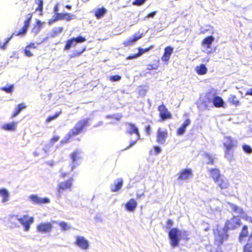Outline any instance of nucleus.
<instances>
[{
    "mask_svg": "<svg viewBox=\"0 0 252 252\" xmlns=\"http://www.w3.org/2000/svg\"><path fill=\"white\" fill-rule=\"evenodd\" d=\"M209 175L213 179L214 182L221 177L220 174V171L217 168L208 169Z\"/></svg>",
    "mask_w": 252,
    "mask_h": 252,
    "instance_id": "cd10ccee",
    "label": "nucleus"
},
{
    "mask_svg": "<svg viewBox=\"0 0 252 252\" xmlns=\"http://www.w3.org/2000/svg\"><path fill=\"white\" fill-rule=\"evenodd\" d=\"M227 230L224 228L217 229L214 232L215 243L219 246L221 245L224 241H226L228 237L226 233Z\"/></svg>",
    "mask_w": 252,
    "mask_h": 252,
    "instance_id": "423d86ee",
    "label": "nucleus"
},
{
    "mask_svg": "<svg viewBox=\"0 0 252 252\" xmlns=\"http://www.w3.org/2000/svg\"><path fill=\"white\" fill-rule=\"evenodd\" d=\"M73 178H70L66 181L60 182L57 187V191L59 193L62 190L70 189L73 182Z\"/></svg>",
    "mask_w": 252,
    "mask_h": 252,
    "instance_id": "4468645a",
    "label": "nucleus"
},
{
    "mask_svg": "<svg viewBox=\"0 0 252 252\" xmlns=\"http://www.w3.org/2000/svg\"><path fill=\"white\" fill-rule=\"evenodd\" d=\"M17 124L15 122L4 124L0 126V128L5 131H14L16 129Z\"/></svg>",
    "mask_w": 252,
    "mask_h": 252,
    "instance_id": "412c9836",
    "label": "nucleus"
},
{
    "mask_svg": "<svg viewBox=\"0 0 252 252\" xmlns=\"http://www.w3.org/2000/svg\"><path fill=\"white\" fill-rule=\"evenodd\" d=\"M243 150L248 154H251L252 153V148L248 145H244L243 146Z\"/></svg>",
    "mask_w": 252,
    "mask_h": 252,
    "instance_id": "c03bdc74",
    "label": "nucleus"
},
{
    "mask_svg": "<svg viewBox=\"0 0 252 252\" xmlns=\"http://www.w3.org/2000/svg\"><path fill=\"white\" fill-rule=\"evenodd\" d=\"M178 180L187 182L192 177V172L191 169L187 168L181 170L177 174Z\"/></svg>",
    "mask_w": 252,
    "mask_h": 252,
    "instance_id": "ddd939ff",
    "label": "nucleus"
},
{
    "mask_svg": "<svg viewBox=\"0 0 252 252\" xmlns=\"http://www.w3.org/2000/svg\"><path fill=\"white\" fill-rule=\"evenodd\" d=\"M33 155L34 156H38L39 155L38 153H37L36 152H34L33 153Z\"/></svg>",
    "mask_w": 252,
    "mask_h": 252,
    "instance_id": "774afa93",
    "label": "nucleus"
},
{
    "mask_svg": "<svg viewBox=\"0 0 252 252\" xmlns=\"http://www.w3.org/2000/svg\"><path fill=\"white\" fill-rule=\"evenodd\" d=\"M240 225L241 222L240 219L238 217H234L227 220L224 228L226 230L228 229H234L239 227Z\"/></svg>",
    "mask_w": 252,
    "mask_h": 252,
    "instance_id": "9d476101",
    "label": "nucleus"
},
{
    "mask_svg": "<svg viewBox=\"0 0 252 252\" xmlns=\"http://www.w3.org/2000/svg\"><path fill=\"white\" fill-rule=\"evenodd\" d=\"M106 10L104 8H99L97 9L95 12V15L97 18H101L106 13Z\"/></svg>",
    "mask_w": 252,
    "mask_h": 252,
    "instance_id": "58836bf2",
    "label": "nucleus"
},
{
    "mask_svg": "<svg viewBox=\"0 0 252 252\" xmlns=\"http://www.w3.org/2000/svg\"><path fill=\"white\" fill-rule=\"evenodd\" d=\"M65 7L68 9H70L71 8V6L69 5H66L65 6Z\"/></svg>",
    "mask_w": 252,
    "mask_h": 252,
    "instance_id": "338daca9",
    "label": "nucleus"
},
{
    "mask_svg": "<svg viewBox=\"0 0 252 252\" xmlns=\"http://www.w3.org/2000/svg\"><path fill=\"white\" fill-rule=\"evenodd\" d=\"M158 109L160 113V116L162 120L171 118V114L168 112L167 109L164 105L159 106Z\"/></svg>",
    "mask_w": 252,
    "mask_h": 252,
    "instance_id": "aec40b11",
    "label": "nucleus"
},
{
    "mask_svg": "<svg viewBox=\"0 0 252 252\" xmlns=\"http://www.w3.org/2000/svg\"><path fill=\"white\" fill-rule=\"evenodd\" d=\"M16 220L23 226L24 231L28 232L31 228V225L34 222V218L28 215L22 216L14 215L11 217V220Z\"/></svg>",
    "mask_w": 252,
    "mask_h": 252,
    "instance_id": "f257e3e1",
    "label": "nucleus"
},
{
    "mask_svg": "<svg viewBox=\"0 0 252 252\" xmlns=\"http://www.w3.org/2000/svg\"><path fill=\"white\" fill-rule=\"evenodd\" d=\"M28 16H29V17L27 18L26 20L24 22V26L28 27V28L29 26L30 21L32 18V15L31 14H29L28 15Z\"/></svg>",
    "mask_w": 252,
    "mask_h": 252,
    "instance_id": "09e8293b",
    "label": "nucleus"
},
{
    "mask_svg": "<svg viewBox=\"0 0 252 252\" xmlns=\"http://www.w3.org/2000/svg\"><path fill=\"white\" fill-rule=\"evenodd\" d=\"M173 51V48L170 46L166 47L164 49V53L162 57H161V60L164 62H167L170 58V56L172 55Z\"/></svg>",
    "mask_w": 252,
    "mask_h": 252,
    "instance_id": "a878e982",
    "label": "nucleus"
},
{
    "mask_svg": "<svg viewBox=\"0 0 252 252\" xmlns=\"http://www.w3.org/2000/svg\"><path fill=\"white\" fill-rule=\"evenodd\" d=\"M121 77L119 75H113L110 77V80L112 82L118 81L120 80Z\"/></svg>",
    "mask_w": 252,
    "mask_h": 252,
    "instance_id": "49530a36",
    "label": "nucleus"
},
{
    "mask_svg": "<svg viewBox=\"0 0 252 252\" xmlns=\"http://www.w3.org/2000/svg\"><path fill=\"white\" fill-rule=\"evenodd\" d=\"M215 182L221 189H226L228 188L229 186V182L228 180L223 176L220 177Z\"/></svg>",
    "mask_w": 252,
    "mask_h": 252,
    "instance_id": "4be33fe9",
    "label": "nucleus"
},
{
    "mask_svg": "<svg viewBox=\"0 0 252 252\" xmlns=\"http://www.w3.org/2000/svg\"><path fill=\"white\" fill-rule=\"evenodd\" d=\"M147 0H135L133 2V4L140 5L143 4Z\"/></svg>",
    "mask_w": 252,
    "mask_h": 252,
    "instance_id": "3c124183",
    "label": "nucleus"
},
{
    "mask_svg": "<svg viewBox=\"0 0 252 252\" xmlns=\"http://www.w3.org/2000/svg\"><path fill=\"white\" fill-rule=\"evenodd\" d=\"M228 204L229 205L230 208L233 211H234L235 213L241 215L242 217H245V215H244L243 210L241 208H240L233 204H232V203H228Z\"/></svg>",
    "mask_w": 252,
    "mask_h": 252,
    "instance_id": "c756f323",
    "label": "nucleus"
},
{
    "mask_svg": "<svg viewBox=\"0 0 252 252\" xmlns=\"http://www.w3.org/2000/svg\"><path fill=\"white\" fill-rule=\"evenodd\" d=\"M237 140L232 139L230 136H225L223 139V144L226 149L225 153V157L230 160L232 155L230 153V150L237 144Z\"/></svg>",
    "mask_w": 252,
    "mask_h": 252,
    "instance_id": "0eeeda50",
    "label": "nucleus"
},
{
    "mask_svg": "<svg viewBox=\"0 0 252 252\" xmlns=\"http://www.w3.org/2000/svg\"><path fill=\"white\" fill-rule=\"evenodd\" d=\"M144 195V193L143 192H137L136 193V196L138 198H140L141 197L143 196Z\"/></svg>",
    "mask_w": 252,
    "mask_h": 252,
    "instance_id": "052dcab7",
    "label": "nucleus"
},
{
    "mask_svg": "<svg viewBox=\"0 0 252 252\" xmlns=\"http://www.w3.org/2000/svg\"><path fill=\"white\" fill-rule=\"evenodd\" d=\"M142 34H139V33H135L132 36L130 37L127 41L125 42V44L126 45H128L130 43L135 42L142 37Z\"/></svg>",
    "mask_w": 252,
    "mask_h": 252,
    "instance_id": "72a5a7b5",
    "label": "nucleus"
},
{
    "mask_svg": "<svg viewBox=\"0 0 252 252\" xmlns=\"http://www.w3.org/2000/svg\"><path fill=\"white\" fill-rule=\"evenodd\" d=\"M68 175V173H66V172H62L61 173V176L62 178H64L65 176H66L67 175Z\"/></svg>",
    "mask_w": 252,
    "mask_h": 252,
    "instance_id": "e2e57ef3",
    "label": "nucleus"
},
{
    "mask_svg": "<svg viewBox=\"0 0 252 252\" xmlns=\"http://www.w3.org/2000/svg\"><path fill=\"white\" fill-rule=\"evenodd\" d=\"M13 85H10L8 87H4L1 88V90L7 93H11L13 91Z\"/></svg>",
    "mask_w": 252,
    "mask_h": 252,
    "instance_id": "37998d69",
    "label": "nucleus"
},
{
    "mask_svg": "<svg viewBox=\"0 0 252 252\" xmlns=\"http://www.w3.org/2000/svg\"><path fill=\"white\" fill-rule=\"evenodd\" d=\"M195 70L198 74L203 75L206 73L207 69L204 64H201L200 65L196 66Z\"/></svg>",
    "mask_w": 252,
    "mask_h": 252,
    "instance_id": "e433bc0d",
    "label": "nucleus"
},
{
    "mask_svg": "<svg viewBox=\"0 0 252 252\" xmlns=\"http://www.w3.org/2000/svg\"><path fill=\"white\" fill-rule=\"evenodd\" d=\"M59 10L58 9V4H56V6L54 7V11L55 12H57Z\"/></svg>",
    "mask_w": 252,
    "mask_h": 252,
    "instance_id": "69168bd1",
    "label": "nucleus"
},
{
    "mask_svg": "<svg viewBox=\"0 0 252 252\" xmlns=\"http://www.w3.org/2000/svg\"><path fill=\"white\" fill-rule=\"evenodd\" d=\"M27 47V48H33V49H34V48H36V46H35V44H34V43H30L29 45L27 46V47Z\"/></svg>",
    "mask_w": 252,
    "mask_h": 252,
    "instance_id": "680f3d73",
    "label": "nucleus"
},
{
    "mask_svg": "<svg viewBox=\"0 0 252 252\" xmlns=\"http://www.w3.org/2000/svg\"><path fill=\"white\" fill-rule=\"evenodd\" d=\"M215 38L212 36L205 38L202 42V51L207 54L211 53L212 50L211 46Z\"/></svg>",
    "mask_w": 252,
    "mask_h": 252,
    "instance_id": "9b49d317",
    "label": "nucleus"
},
{
    "mask_svg": "<svg viewBox=\"0 0 252 252\" xmlns=\"http://www.w3.org/2000/svg\"><path fill=\"white\" fill-rule=\"evenodd\" d=\"M28 28V27L24 26L23 27V28H22V31L19 32H14V33H13L12 34V35L9 38H8L7 39V40L6 41V42H5L4 45L2 46V48L3 49H4V46L10 40H11V39L12 38L13 35H17H17H20L26 34V33L27 32Z\"/></svg>",
    "mask_w": 252,
    "mask_h": 252,
    "instance_id": "473e14b6",
    "label": "nucleus"
},
{
    "mask_svg": "<svg viewBox=\"0 0 252 252\" xmlns=\"http://www.w3.org/2000/svg\"><path fill=\"white\" fill-rule=\"evenodd\" d=\"M75 15H72L70 13H57L56 15L53 16V18L49 21V24L51 25L53 23L60 20H66L69 21L75 18Z\"/></svg>",
    "mask_w": 252,
    "mask_h": 252,
    "instance_id": "1a4fd4ad",
    "label": "nucleus"
},
{
    "mask_svg": "<svg viewBox=\"0 0 252 252\" xmlns=\"http://www.w3.org/2000/svg\"><path fill=\"white\" fill-rule=\"evenodd\" d=\"M148 49L144 50L143 49L139 48V52L138 54H134L133 56H130L128 57H127V59H135L137 58L138 57H139L141 56L142 54H143L145 51H148Z\"/></svg>",
    "mask_w": 252,
    "mask_h": 252,
    "instance_id": "a19ab883",
    "label": "nucleus"
},
{
    "mask_svg": "<svg viewBox=\"0 0 252 252\" xmlns=\"http://www.w3.org/2000/svg\"><path fill=\"white\" fill-rule=\"evenodd\" d=\"M63 30V27H56L54 28L51 32V36L52 37H55L58 34L61 33Z\"/></svg>",
    "mask_w": 252,
    "mask_h": 252,
    "instance_id": "ea45409f",
    "label": "nucleus"
},
{
    "mask_svg": "<svg viewBox=\"0 0 252 252\" xmlns=\"http://www.w3.org/2000/svg\"><path fill=\"white\" fill-rule=\"evenodd\" d=\"M137 206V203L134 199H130L126 204L125 208L126 211L133 212Z\"/></svg>",
    "mask_w": 252,
    "mask_h": 252,
    "instance_id": "5701e85b",
    "label": "nucleus"
},
{
    "mask_svg": "<svg viewBox=\"0 0 252 252\" xmlns=\"http://www.w3.org/2000/svg\"><path fill=\"white\" fill-rule=\"evenodd\" d=\"M244 252H252V234L250 236L248 242L244 247Z\"/></svg>",
    "mask_w": 252,
    "mask_h": 252,
    "instance_id": "f704fd0d",
    "label": "nucleus"
},
{
    "mask_svg": "<svg viewBox=\"0 0 252 252\" xmlns=\"http://www.w3.org/2000/svg\"><path fill=\"white\" fill-rule=\"evenodd\" d=\"M123 180L122 178H118L115 182L113 185L111 186V189L113 192L119 191L122 187Z\"/></svg>",
    "mask_w": 252,
    "mask_h": 252,
    "instance_id": "393cba45",
    "label": "nucleus"
},
{
    "mask_svg": "<svg viewBox=\"0 0 252 252\" xmlns=\"http://www.w3.org/2000/svg\"><path fill=\"white\" fill-rule=\"evenodd\" d=\"M25 54L26 56L29 57H32V54L27 47H26L25 50Z\"/></svg>",
    "mask_w": 252,
    "mask_h": 252,
    "instance_id": "864d4df0",
    "label": "nucleus"
},
{
    "mask_svg": "<svg viewBox=\"0 0 252 252\" xmlns=\"http://www.w3.org/2000/svg\"><path fill=\"white\" fill-rule=\"evenodd\" d=\"M150 131H151V127L150 126H148L146 127V132L147 135H150Z\"/></svg>",
    "mask_w": 252,
    "mask_h": 252,
    "instance_id": "bf43d9fd",
    "label": "nucleus"
},
{
    "mask_svg": "<svg viewBox=\"0 0 252 252\" xmlns=\"http://www.w3.org/2000/svg\"><path fill=\"white\" fill-rule=\"evenodd\" d=\"M228 101L233 105L237 106L241 105V102L235 95L230 94L228 97Z\"/></svg>",
    "mask_w": 252,
    "mask_h": 252,
    "instance_id": "2f4dec72",
    "label": "nucleus"
},
{
    "mask_svg": "<svg viewBox=\"0 0 252 252\" xmlns=\"http://www.w3.org/2000/svg\"><path fill=\"white\" fill-rule=\"evenodd\" d=\"M213 107L214 106L216 107H224V101L221 97L216 96L215 94L213 93Z\"/></svg>",
    "mask_w": 252,
    "mask_h": 252,
    "instance_id": "b1692460",
    "label": "nucleus"
},
{
    "mask_svg": "<svg viewBox=\"0 0 252 252\" xmlns=\"http://www.w3.org/2000/svg\"><path fill=\"white\" fill-rule=\"evenodd\" d=\"M107 118L113 117V118H114L117 121H118L122 118V115L121 114H115L113 116H107Z\"/></svg>",
    "mask_w": 252,
    "mask_h": 252,
    "instance_id": "603ef678",
    "label": "nucleus"
},
{
    "mask_svg": "<svg viewBox=\"0 0 252 252\" xmlns=\"http://www.w3.org/2000/svg\"><path fill=\"white\" fill-rule=\"evenodd\" d=\"M248 235V227L246 225H244L243 227L242 230L240 235V239H242L244 237H246Z\"/></svg>",
    "mask_w": 252,
    "mask_h": 252,
    "instance_id": "79ce46f5",
    "label": "nucleus"
},
{
    "mask_svg": "<svg viewBox=\"0 0 252 252\" xmlns=\"http://www.w3.org/2000/svg\"><path fill=\"white\" fill-rule=\"evenodd\" d=\"M53 229V225L50 222H42L36 226L37 231L40 233L50 232Z\"/></svg>",
    "mask_w": 252,
    "mask_h": 252,
    "instance_id": "f8f14e48",
    "label": "nucleus"
},
{
    "mask_svg": "<svg viewBox=\"0 0 252 252\" xmlns=\"http://www.w3.org/2000/svg\"><path fill=\"white\" fill-rule=\"evenodd\" d=\"M10 193L5 188L0 189V198H1L0 202L2 204H6L10 199Z\"/></svg>",
    "mask_w": 252,
    "mask_h": 252,
    "instance_id": "a211bd4d",
    "label": "nucleus"
},
{
    "mask_svg": "<svg viewBox=\"0 0 252 252\" xmlns=\"http://www.w3.org/2000/svg\"><path fill=\"white\" fill-rule=\"evenodd\" d=\"M167 135L166 129L159 128L157 133V142L160 144H164L165 143Z\"/></svg>",
    "mask_w": 252,
    "mask_h": 252,
    "instance_id": "2eb2a0df",
    "label": "nucleus"
},
{
    "mask_svg": "<svg viewBox=\"0 0 252 252\" xmlns=\"http://www.w3.org/2000/svg\"><path fill=\"white\" fill-rule=\"evenodd\" d=\"M58 224L61 227V230L62 231H66L71 229V227L70 225L68 224L67 222L64 221H60L57 222Z\"/></svg>",
    "mask_w": 252,
    "mask_h": 252,
    "instance_id": "c9c22d12",
    "label": "nucleus"
},
{
    "mask_svg": "<svg viewBox=\"0 0 252 252\" xmlns=\"http://www.w3.org/2000/svg\"><path fill=\"white\" fill-rule=\"evenodd\" d=\"M190 124V121L189 119H187L184 123L182 124L181 127H180L177 131V133L178 135H182L183 134L185 131L187 127L189 126Z\"/></svg>",
    "mask_w": 252,
    "mask_h": 252,
    "instance_id": "c85d7f7f",
    "label": "nucleus"
},
{
    "mask_svg": "<svg viewBox=\"0 0 252 252\" xmlns=\"http://www.w3.org/2000/svg\"><path fill=\"white\" fill-rule=\"evenodd\" d=\"M126 131L128 134H129L130 135L132 134L133 133H135L136 135V140H131L130 141L129 145L126 148V149H128L132 147L133 146H134L136 144L137 141L140 139V135L138 128L137 127H136V126L132 124H128Z\"/></svg>",
    "mask_w": 252,
    "mask_h": 252,
    "instance_id": "6e6552de",
    "label": "nucleus"
},
{
    "mask_svg": "<svg viewBox=\"0 0 252 252\" xmlns=\"http://www.w3.org/2000/svg\"><path fill=\"white\" fill-rule=\"evenodd\" d=\"M206 162L207 164H214L215 156L212 154L206 153L204 154Z\"/></svg>",
    "mask_w": 252,
    "mask_h": 252,
    "instance_id": "4c0bfd02",
    "label": "nucleus"
},
{
    "mask_svg": "<svg viewBox=\"0 0 252 252\" xmlns=\"http://www.w3.org/2000/svg\"><path fill=\"white\" fill-rule=\"evenodd\" d=\"M60 137L58 136H55L52 138H51L49 143V144L51 145L50 147H52L54 144L58 141Z\"/></svg>",
    "mask_w": 252,
    "mask_h": 252,
    "instance_id": "de8ad7c7",
    "label": "nucleus"
},
{
    "mask_svg": "<svg viewBox=\"0 0 252 252\" xmlns=\"http://www.w3.org/2000/svg\"><path fill=\"white\" fill-rule=\"evenodd\" d=\"M38 6L36 8V10L42 11L43 10V1L42 0H39L38 2Z\"/></svg>",
    "mask_w": 252,
    "mask_h": 252,
    "instance_id": "8fccbe9b",
    "label": "nucleus"
},
{
    "mask_svg": "<svg viewBox=\"0 0 252 252\" xmlns=\"http://www.w3.org/2000/svg\"><path fill=\"white\" fill-rule=\"evenodd\" d=\"M246 95H252V89H249L246 94Z\"/></svg>",
    "mask_w": 252,
    "mask_h": 252,
    "instance_id": "0e129e2a",
    "label": "nucleus"
},
{
    "mask_svg": "<svg viewBox=\"0 0 252 252\" xmlns=\"http://www.w3.org/2000/svg\"><path fill=\"white\" fill-rule=\"evenodd\" d=\"M51 145L49 144L45 146V147L43 149V150L45 152L46 154H47L49 151V149L51 147H50Z\"/></svg>",
    "mask_w": 252,
    "mask_h": 252,
    "instance_id": "6e6d98bb",
    "label": "nucleus"
},
{
    "mask_svg": "<svg viewBox=\"0 0 252 252\" xmlns=\"http://www.w3.org/2000/svg\"><path fill=\"white\" fill-rule=\"evenodd\" d=\"M81 151L76 150L70 155V157L72 160V164L71 166V171H72L76 167L75 162L78 161L81 158Z\"/></svg>",
    "mask_w": 252,
    "mask_h": 252,
    "instance_id": "6ab92c4d",
    "label": "nucleus"
},
{
    "mask_svg": "<svg viewBox=\"0 0 252 252\" xmlns=\"http://www.w3.org/2000/svg\"><path fill=\"white\" fill-rule=\"evenodd\" d=\"M26 108V105L24 103L18 104L15 108V111L11 116V118H13L16 117L24 109Z\"/></svg>",
    "mask_w": 252,
    "mask_h": 252,
    "instance_id": "7c9ffc66",
    "label": "nucleus"
},
{
    "mask_svg": "<svg viewBox=\"0 0 252 252\" xmlns=\"http://www.w3.org/2000/svg\"><path fill=\"white\" fill-rule=\"evenodd\" d=\"M182 232L177 228H172L168 234L170 239V244L174 248L178 246L181 239Z\"/></svg>",
    "mask_w": 252,
    "mask_h": 252,
    "instance_id": "39448f33",
    "label": "nucleus"
},
{
    "mask_svg": "<svg viewBox=\"0 0 252 252\" xmlns=\"http://www.w3.org/2000/svg\"><path fill=\"white\" fill-rule=\"evenodd\" d=\"M89 119H83L78 122L74 126L70 129L68 133L69 138L80 134L83 128L87 125Z\"/></svg>",
    "mask_w": 252,
    "mask_h": 252,
    "instance_id": "20e7f679",
    "label": "nucleus"
},
{
    "mask_svg": "<svg viewBox=\"0 0 252 252\" xmlns=\"http://www.w3.org/2000/svg\"><path fill=\"white\" fill-rule=\"evenodd\" d=\"M154 150L156 154H158L161 152V149L158 146H155Z\"/></svg>",
    "mask_w": 252,
    "mask_h": 252,
    "instance_id": "4d7b16f0",
    "label": "nucleus"
},
{
    "mask_svg": "<svg viewBox=\"0 0 252 252\" xmlns=\"http://www.w3.org/2000/svg\"><path fill=\"white\" fill-rule=\"evenodd\" d=\"M86 41V38L81 36H79L76 38L73 37L66 41L64 50H68L72 46H75L77 43H82Z\"/></svg>",
    "mask_w": 252,
    "mask_h": 252,
    "instance_id": "dca6fc26",
    "label": "nucleus"
},
{
    "mask_svg": "<svg viewBox=\"0 0 252 252\" xmlns=\"http://www.w3.org/2000/svg\"><path fill=\"white\" fill-rule=\"evenodd\" d=\"M156 13V11L152 12L148 14L146 18H153L155 16Z\"/></svg>",
    "mask_w": 252,
    "mask_h": 252,
    "instance_id": "13d9d810",
    "label": "nucleus"
},
{
    "mask_svg": "<svg viewBox=\"0 0 252 252\" xmlns=\"http://www.w3.org/2000/svg\"><path fill=\"white\" fill-rule=\"evenodd\" d=\"M74 244L80 250L85 252L88 251L90 248L89 240L82 235L74 236Z\"/></svg>",
    "mask_w": 252,
    "mask_h": 252,
    "instance_id": "7ed1b4c3",
    "label": "nucleus"
},
{
    "mask_svg": "<svg viewBox=\"0 0 252 252\" xmlns=\"http://www.w3.org/2000/svg\"><path fill=\"white\" fill-rule=\"evenodd\" d=\"M29 198L30 201L34 204H46L50 202V199L48 198H41L35 194L31 195Z\"/></svg>",
    "mask_w": 252,
    "mask_h": 252,
    "instance_id": "f3484780",
    "label": "nucleus"
},
{
    "mask_svg": "<svg viewBox=\"0 0 252 252\" xmlns=\"http://www.w3.org/2000/svg\"><path fill=\"white\" fill-rule=\"evenodd\" d=\"M60 113L59 112V113H56V114L54 116H49V117H48V118L46 119V122L47 123H50V122H51L52 121L55 120V119H56L59 115H60Z\"/></svg>",
    "mask_w": 252,
    "mask_h": 252,
    "instance_id": "a18cd8bd",
    "label": "nucleus"
},
{
    "mask_svg": "<svg viewBox=\"0 0 252 252\" xmlns=\"http://www.w3.org/2000/svg\"><path fill=\"white\" fill-rule=\"evenodd\" d=\"M45 22H42L39 20H37L36 25L32 28V32L33 33L34 35H36L43 28Z\"/></svg>",
    "mask_w": 252,
    "mask_h": 252,
    "instance_id": "bb28decb",
    "label": "nucleus"
},
{
    "mask_svg": "<svg viewBox=\"0 0 252 252\" xmlns=\"http://www.w3.org/2000/svg\"><path fill=\"white\" fill-rule=\"evenodd\" d=\"M213 93L210 92L206 94L204 97H201L198 102V108L201 111L210 109L213 107Z\"/></svg>",
    "mask_w": 252,
    "mask_h": 252,
    "instance_id": "f03ea898",
    "label": "nucleus"
},
{
    "mask_svg": "<svg viewBox=\"0 0 252 252\" xmlns=\"http://www.w3.org/2000/svg\"><path fill=\"white\" fill-rule=\"evenodd\" d=\"M173 224V222L171 220H168L167 221L166 228L169 229Z\"/></svg>",
    "mask_w": 252,
    "mask_h": 252,
    "instance_id": "5fc2aeb1",
    "label": "nucleus"
}]
</instances>
